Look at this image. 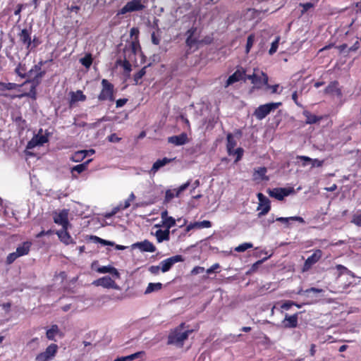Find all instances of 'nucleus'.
Listing matches in <instances>:
<instances>
[{
  "label": "nucleus",
  "mask_w": 361,
  "mask_h": 361,
  "mask_svg": "<svg viewBox=\"0 0 361 361\" xmlns=\"http://www.w3.org/2000/svg\"><path fill=\"white\" fill-rule=\"evenodd\" d=\"M281 105V102H271L260 105L255 111L254 115L257 119L262 120L271 111L277 109Z\"/></svg>",
  "instance_id": "4"
},
{
  "label": "nucleus",
  "mask_w": 361,
  "mask_h": 361,
  "mask_svg": "<svg viewBox=\"0 0 361 361\" xmlns=\"http://www.w3.org/2000/svg\"><path fill=\"white\" fill-rule=\"evenodd\" d=\"M351 222L357 226H361V213L355 214L353 216Z\"/></svg>",
  "instance_id": "44"
},
{
  "label": "nucleus",
  "mask_w": 361,
  "mask_h": 361,
  "mask_svg": "<svg viewBox=\"0 0 361 361\" xmlns=\"http://www.w3.org/2000/svg\"><path fill=\"white\" fill-rule=\"evenodd\" d=\"M237 145V141L235 139L234 136L231 133H228L227 135V151L229 155L233 154V151L234 147Z\"/></svg>",
  "instance_id": "30"
},
{
  "label": "nucleus",
  "mask_w": 361,
  "mask_h": 361,
  "mask_svg": "<svg viewBox=\"0 0 361 361\" xmlns=\"http://www.w3.org/2000/svg\"><path fill=\"white\" fill-rule=\"evenodd\" d=\"M133 248H138L142 252H154L156 251V247L149 240H144L133 244Z\"/></svg>",
  "instance_id": "18"
},
{
  "label": "nucleus",
  "mask_w": 361,
  "mask_h": 361,
  "mask_svg": "<svg viewBox=\"0 0 361 361\" xmlns=\"http://www.w3.org/2000/svg\"><path fill=\"white\" fill-rule=\"evenodd\" d=\"M183 261L184 259L181 255H175L169 258H167L160 262L159 264L161 266V271L163 273H165L169 271L174 264L177 262H181Z\"/></svg>",
  "instance_id": "11"
},
{
  "label": "nucleus",
  "mask_w": 361,
  "mask_h": 361,
  "mask_svg": "<svg viewBox=\"0 0 361 361\" xmlns=\"http://www.w3.org/2000/svg\"><path fill=\"white\" fill-rule=\"evenodd\" d=\"M82 154V152H80V151L76 152L73 157V161L75 162L82 161L84 159Z\"/></svg>",
  "instance_id": "50"
},
{
  "label": "nucleus",
  "mask_w": 361,
  "mask_h": 361,
  "mask_svg": "<svg viewBox=\"0 0 361 361\" xmlns=\"http://www.w3.org/2000/svg\"><path fill=\"white\" fill-rule=\"evenodd\" d=\"M257 196L259 200L257 211H259V212L258 216L260 217L267 214L269 212L271 209L270 201L262 193L259 192Z\"/></svg>",
  "instance_id": "9"
},
{
  "label": "nucleus",
  "mask_w": 361,
  "mask_h": 361,
  "mask_svg": "<svg viewBox=\"0 0 361 361\" xmlns=\"http://www.w3.org/2000/svg\"><path fill=\"white\" fill-rule=\"evenodd\" d=\"M152 42L154 44H159L160 42V39L159 37H157L154 32L152 34Z\"/></svg>",
  "instance_id": "61"
},
{
  "label": "nucleus",
  "mask_w": 361,
  "mask_h": 361,
  "mask_svg": "<svg viewBox=\"0 0 361 361\" xmlns=\"http://www.w3.org/2000/svg\"><path fill=\"white\" fill-rule=\"evenodd\" d=\"M184 324L182 323L178 327L171 331L168 337V343L177 347H182L184 341L188 339L192 330L183 331Z\"/></svg>",
  "instance_id": "1"
},
{
  "label": "nucleus",
  "mask_w": 361,
  "mask_h": 361,
  "mask_svg": "<svg viewBox=\"0 0 361 361\" xmlns=\"http://www.w3.org/2000/svg\"><path fill=\"white\" fill-rule=\"evenodd\" d=\"M283 324L286 328H294L298 325V316L297 314L289 316L286 315Z\"/></svg>",
  "instance_id": "24"
},
{
  "label": "nucleus",
  "mask_w": 361,
  "mask_h": 361,
  "mask_svg": "<svg viewBox=\"0 0 361 361\" xmlns=\"http://www.w3.org/2000/svg\"><path fill=\"white\" fill-rule=\"evenodd\" d=\"M232 151H233V154L231 155H235L236 156V159H235V162L238 161L241 159V157H242V156L243 154V149L242 148L239 147V148H237L235 149H234Z\"/></svg>",
  "instance_id": "45"
},
{
  "label": "nucleus",
  "mask_w": 361,
  "mask_h": 361,
  "mask_svg": "<svg viewBox=\"0 0 361 361\" xmlns=\"http://www.w3.org/2000/svg\"><path fill=\"white\" fill-rule=\"evenodd\" d=\"M172 161L171 159L164 157L161 159L157 160L152 165V167L149 171V174L154 175L161 168L169 164Z\"/></svg>",
  "instance_id": "21"
},
{
  "label": "nucleus",
  "mask_w": 361,
  "mask_h": 361,
  "mask_svg": "<svg viewBox=\"0 0 361 361\" xmlns=\"http://www.w3.org/2000/svg\"><path fill=\"white\" fill-rule=\"evenodd\" d=\"M154 236L159 243L163 241L169 240L170 238V231L165 228L164 230L159 228L154 233Z\"/></svg>",
  "instance_id": "23"
},
{
  "label": "nucleus",
  "mask_w": 361,
  "mask_h": 361,
  "mask_svg": "<svg viewBox=\"0 0 361 361\" xmlns=\"http://www.w3.org/2000/svg\"><path fill=\"white\" fill-rule=\"evenodd\" d=\"M293 305H295V303L293 302H291V301H286V302H284L283 304H282L281 305V308L282 309H284V310H288L291 306H293Z\"/></svg>",
  "instance_id": "60"
},
{
  "label": "nucleus",
  "mask_w": 361,
  "mask_h": 361,
  "mask_svg": "<svg viewBox=\"0 0 361 361\" xmlns=\"http://www.w3.org/2000/svg\"><path fill=\"white\" fill-rule=\"evenodd\" d=\"M254 42H255L254 35H249L247 37V44H246V52L247 53H248L250 51V49L254 44Z\"/></svg>",
  "instance_id": "43"
},
{
  "label": "nucleus",
  "mask_w": 361,
  "mask_h": 361,
  "mask_svg": "<svg viewBox=\"0 0 361 361\" xmlns=\"http://www.w3.org/2000/svg\"><path fill=\"white\" fill-rule=\"evenodd\" d=\"M91 239L93 240L94 243H100L103 245H114V243L109 240H104L102 238H100L97 236H91Z\"/></svg>",
  "instance_id": "35"
},
{
  "label": "nucleus",
  "mask_w": 361,
  "mask_h": 361,
  "mask_svg": "<svg viewBox=\"0 0 361 361\" xmlns=\"http://www.w3.org/2000/svg\"><path fill=\"white\" fill-rule=\"evenodd\" d=\"M18 86V85L17 84L13 82L4 83L0 82V91H4L6 90H13L16 88Z\"/></svg>",
  "instance_id": "37"
},
{
  "label": "nucleus",
  "mask_w": 361,
  "mask_h": 361,
  "mask_svg": "<svg viewBox=\"0 0 361 361\" xmlns=\"http://www.w3.org/2000/svg\"><path fill=\"white\" fill-rule=\"evenodd\" d=\"M145 8L142 0H131L128 1L118 13V15H123L127 13L142 11Z\"/></svg>",
  "instance_id": "6"
},
{
  "label": "nucleus",
  "mask_w": 361,
  "mask_h": 361,
  "mask_svg": "<svg viewBox=\"0 0 361 361\" xmlns=\"http://www.w3.org/2000/svg\"><path fill=\"white\" fill-rule=\"evenodd\" d=\"M19 41L25 46L30 52L35 49L40 43L35 36L32 39L31 32L27 29H23L18 34Z\"/></svg>",
  "instance_id": "2"
},
{
  "label": "nucleus",
  "mask_w": 361,
  "mask_h": 361,
  "mask_svg": "<svg viewBox=\"0 0 361 361\" xmlns=\"http://www.w3.org/2000/svg\"><path fill=\"white\" fill-rule=\"evenodd\" d=\"M276 221H280L287 226H289V222L291 221L290 217H278L276 219Z\"/></svg>",
  "instance_id": "52"
},
{
  "label": "nucleus",
  "mask_w": 361,
  "mask_h": 361,
  "mask_svg": "<svg viewBox=\"0 0 361 361\" xmlns=\"http://www.w3.org/2000/svg\"><path fill=\"white\" fill-rule=\"evenodd\" d=\"M47 337L49 340H55L56 336H61V331L57 325H52L49 329L47 331Z\"/></svg>",
  "instance_id": "28"
},
{
  "label": "nucleus",
  "mask_w": 361,
  "mask_h": 361,
  "mask_svg": "<svg viewBox=\"0 0 361 361\" xmlns=\"http://www.w3.org/2000/svg\"><path fill=\"white\" fill-rule=\"evenodd\" d=\"M127 99H119L116 101V107H121L126 104Z\"/></svg>",
  "instance_id": "62"
},
{
  "label": "nucleus",
  "mask_w": 361,
  "mask_h": 361,
  "mask_svg": "<svg viewBox=\"0 0 361 361\" xmlns=\"http://www.w3.org/2000/svg\"><path fill=\"white\" fill-rule=\"evenodd\" d=\"M188 141V135L186 133H181L178 135H174L168 138L169 143L173 144L174 145L179 146L187 143Z\"/></svg>",
  "instance_id": "20"
},
{
  "label": "nucleus",
  "mask_w": 361,
  "mask_h": 361,
  "mask_svg": "<svg viewBox=\"0 0 361 361\" xmlns=\"http://www.w3.org/2000/svg\"><path fill=\"white\" fill-rule=\"evenodd\" d=\"M300 6L302 7V13H304L305 12L307 11L310 8H312L314 6L313 4L312 3H305V4H301Z\"/></svg>",
  "instance_id": "56"
},
{
  "label": "nucleus",
  "mask_w": 361,
  "mask_h": 361,
  "mask_svg": "<svg viewBox=\"0 0 361 361\" xmlns=\"http://www.w3.org/2000/svg\"><path fill=\"white\" fill-rule=\"evenodd\" d=\"M252 247H253L252 243H243V244L238 245V247H236L235 248V250L236 252H244V251H245L246 250H247L249 248H252Z\"/></svg>",
  "instance_id": "40"
},
{
  "label": "nucleus",
  "mask_w": 361,
  "mask_h": 361,
  "mask_svg": "<svg viewBox=\"0 0 361 361\" xmlns=\"http://www.w3.org/2000/svg\"><path fill=\"white\" fill-rule=\"evenodd\" d=\"M326 93L333 94L338 97L341 96V91L338 88V84L337 82H333L329 85L325 90Z\"/></svg>",
  "instance_id": "29"
},
{
  "label": "nucleus",
  "mask_w": 361,
  "mask_h": 361,
  "mask_svg": "<svg viewBox=\"0 0 361 361\" xmlns=\"http://www.w3.org/2000/svg\"><path fill=\"white\" fill-rule=\"evenodd\" d=\"M102 89L98 96L99 100H110L113 101L114 97V86L107 80L103 79L102 80Z\"/></svg>",
  "instance_id": "5"
},
{
  "label": "nucleus",
  "mask_w": 361,
  "mask_h": 361,
  "mask_svg": "<svg viewBox=\"0 0 361 361\" xmlns=\"http://www.w3.org/2000/svg\"><path fill=\"white\" fill-rule=\"evenodd\" d=\"M266 85V89L270 90L271 93H272V94H274V93L281 94L282 92V90H283L282 87L280 88L279 85H270L267 82V85Z\"/></svg>",
  "instance_id": "38"
},
{
  "label": "nucleus",
  "mask_w": 361,
  "mask_h": 361,
  "mask_svg": "<svg viewBox=\"0 0 361 361\" xmlns=\"http://www.w3.org/2000/svg\"><path fill=\"white\" fill-rule=\"evenodd\" d=\"M192 229H200L198 221L191 223L189 225H188L185 228V231L188 232Z\"/></svg>",
  "instance_id": "49"
},
{
  "label": "nucleus",
  "mask_w": 361,
  "mask_h": 361,
  "mask_svg": "<svg viewBox=\"0 0 361 361\" xmlns=\"http://www.w3.org/2000/svg\"><path fill=\"white\" fill-rule=\"evenodd\" d=\"M204 271V267L197 266L192 269V270L191 271V274L192 275H197V274L202 273Z\"/></svg>",
  "instance_id": "54"
},
{
  "label": "nucleus",
  "mask_w": 361,
  "mask_h": 361,
  "mask_svg": "<svg viewBox=\"0 0 361 361\" xmlns=\"http://www.w3.org/2000/svg\"><path fill=\"white\" fill-rule=\"evenodd\" d=\"M246 75L245 71H241L240 70L236 71L233 75L228 77L226 82L225 87H227L240 80H246Z\"/></svg>",
  "instance_id": "16"
},
{
  "label": "nucleus",
  "mask_w": 361,
  "mask_h": 361,
  "mask_svg": "<svg viewBox=\"0 0 361 361\" xmlns=\"http://www.w3.org/2000/svg\"><path fill=\"white\" fill-rule=\"evenodd\" d=\"M16 73L22 77V78H25V75H26V72H25V69L24 68V67L20 64L16 69Z\"/></svg>",
  "instance_id": "46"
},
{
  "label": "nucleus",
  "mask_w": 361,
  "mask_h": 361,
  "mask_svg": "<svg viewBox=\"0 0 361 361\" xmlns=\"http://www.w3.org/2000/svg\"><path fill=\"white\" fill-rule=\"evenodd\" d=\"M303 114L306 117V123L312 124L317 123L319 121V118L315 115L311 114L307 111H305Z\"/></svg>",
  "instance_id": "33"
},
{
  "label": "nucleus",
  "mask_w": 361,
  "mask_h": 361,
  "mask_svg": "<svg viewBox=\"0 0 361 361\" xmlns=\"http://www.w3.org/2000/svg\"><path fill=\"white\" fill-rule=\"evenodd\" d=\"M108 121V119H107L106 117H102V118L98 119L97 122H96V123H89V124L87 123V127L88 128H95V127L98 125V123H99L100 122H102V121Z\"/></svg>",
  "instance_id": "55"
},
{
  "label": "nucleus",
  "mask_w": 361,
  "mask_h": 361,
  "mask_svg": "<svg viewBox=\"0 0 361 361\" xmlns=\"http://www.w3.org/2000/svg\"><path fill=\"white\" fill-rule=\"evenodd\" d=\"M161 270V266L160 264L159 266H151L149 268V271H150V273H152V274H158L159 273V271Z\"/></svg>",
  "instance_id": "53"
},
{
  "label": "nucleus",
  "mask_w": 361,
  "mask_h": 361,
  "mask_svg": "<svg viewBox=\"0 0 361 361\" xmlns=\"http://www.w3.org/2000/svg\"><path fill=\"white\" fill-rule=\"evenodd\" d=\"M18 253L16 252H12L11 254L8 255V256L7 257V262L8 264H11L12 262H13L18 257H19L18 255H17Z\"/></svg>",
  "instance_id": "47"
},
{
  "label": "nucleus",
  "mask_w": 361,
  "mask_h": 361,
  "mask_svg": "<svg viewBox=\"0 0 361 361\" xmlns=\"http://www.w3.org/2000/svg\"><path fill=\"white\" fill-rule=\"evenodd\" d=\"M96 271L99 274H110L114 279H118L121 278V274L115 267L108 265L99 267L96 269Z\"/></svg>",
  "instance_id": "17"
},
{
  "label": "nucleus",
  "mask_w": 361,
  "mask_h": 361,
  "mask_svg": "<svg viewBox=\"0 0 361 361\" xmlns=\"http://www.w3.org/2000/svg\"><path fill=\"white\" fill-rule=\"evenodd\" d=\"M246 80H251L255 88L259 89L268 82V76L259 68H254L252 74H247Z\"/></svg>",
  "instance_id": "3"
},
{
  "label": "nucleus",
  "mask_w": 361,
  "mask_h": 361,
  "mask_svg": "<svg viewBox=\"0 0 361 361\" xmlns=\"http://www.w3.org/2000/svg\"><path fill=\"white\" fill-rule=\"evenodd\" d=\"M138 34H139V30L137 28H136V27L131 28V30H130V36L131 37L135 36V38H137L138 36Z\"/></svg>",
  "instance_id": "64"
},
{
  "label": "nucleus",
  "mask_w": 361,
  "mask_h": 361,
  "mask_svg": "<svg viewBox=\"0 0 361 361\" xmlns=\"http://www.w3.org/2000/svg\"><path fill=\"white\" fill-rule=\"evenodd\" d=\"M123 68L127 73H130L131 71V64L127 61H123Z\"/></svg>",
  "instance_id": "58"
},
{
  "label": "nucleus",
  "mask_w": 361,
  "mask_h": 361,
  "mask_svg": "<svg viewBox=\"0 0 361 361\" xmlns=\"http://www.w3.org/2000/svg\"><path fill=\"white\" fill-rule=\"evenodd\" d=\"M137 359H139L141 360H146L147 357H146L145 352L139 351V352L130 354L127 356L118 357L116 358L114 361H132V360H137Z\"/></svg>",
  "instance_id": "19"
},
{
  "label": "nucleus",
  "mask_w": 361,
  "mask_h": 361,
  "mask_svg": "<svg viewBox=\"0 0 361 361\" xmlns=\"http://www.w3.org/2000/svg\"><path fill=\"white\" fill-rule=\"evenodd\" d=\"M32 243L30 241L24 242L22 245H19L16 249L17 255L19 257L24 256L28 254Z\"/></svg>",
  "instance_id": "27"
},
{
  "label": "nucleus",
  "mask_w": 361,
  "mask_h": 361,
  "mask_svg": "<svg viewBox=\"0 0 361 361\" xmlns=\"http://www.w3.org/2000/svg\"><path fill=\"white\" fill-rule=\"evenodd\" d=\"M92 56L91 54H86L85 56L80 59V62L86 68H90L92 63Z\"/></svg>",
  "instance_id": "32"
},
{
  "label": "nucleus",
  "mask_w": 361,
  "mask_h": 361,
  "mask_svg": "<svg viewBox=\"0 0 361 361\" xmlns=\"http://www.w3.org/2000/svg\"><path fill=\"white\" fill-rule=\"evenodd\" d=\"M68 228H62L61 230L60 231H58L56 232V234L59 237V238L60 239V240L66 244V245H69V244H71V243H73V238H71V236L70 235V234L68 233V232L67 231Z\"/></svg>",
  "instance_id": "22"
},
{
  "label": "nucleus",
  "mask_w": 361,
  "mask_h": 361,
  "mask_svg": "<svg viewBox=\"0 0 361 361\" xmlns=\"http://www.w3.org/2000/svg\"><path fill=\"white\" fill-rule=\"evenodd\" d=\"M162 288V283H149L145 290V294L147 295L153 292L158 291Z\"/></svg>",
  "instance_id": "31"
},
{
  "label": "nucleus",
  "mask_w": 361,
  "mask_h": 361,
  "mask_svg": "<svg viewBox=\"0 0 361 361\" xmlns=\"http://www.w3.org/2000/svg\"><path fill=\"white\" fill-rule=\"evenodd\" d=\"M146 66L140 70L134 76V81L136 85L140 83V80L146 73Z\"/></svg>",
  "instance_id": "39"
},
{
  "label": "nucleus",
  "mask_w": 361,
  "mask_h": 361,
  "mask_svg": "<svg viewBox=\"0 0 361 361\" xmlns=\"http://www.w3.org/2000/svg\"><path fill=\"white\" fill-rule=\"evenodd\" d=\"M165 228L169 230L171 227L176 225V219L172 216H169L161 222Z\"/></svg>",
  "instance_id": "34"
},
{
  "label": "nucleus",
  "mask_w": 361,
  "mask_h": 361,
  "mask_svg": "<svg viewBox=\"0 0 361 361\" xmlns=\"http://www.w3.org/2000/svg\"><path fill=\"white\" fill-rule=\"evenodd\" d=\"M24 96H29V97H31L32 99H35V91H31L30 93H26V94H20L18 96H13L12 98H15V97H19V98H21Z\"/></svg>",
  "instance_id": "59"
},
{
  "label": "nucleus",
  "mask_w": 361,
  "mask_h": 361,
  "mask_svg": "<svg viewBox=\"0 0 361 361\" xmlns=\"http://www.w3.org/2000/svg\"><path fill=\"white\" fill-rule=\"evenodd\" d=\"M57 349L58 346L56 344H51L44 353L37 356V360L38 361H47L52 359L56 353Z\"/></svg>",
  "instance_id": "14"
},
{
  "label": "nucleus",
  "mask_w": 361,
  "mask_h": 361,
  "mask_svg": "<svg viewBox=\"0 0 361 361\" xmlns=\"http://www.w3.org/2000/svg\"><path fill=\"white\" fill-rule=\"evenodd\" d=\"M92 285L95 286H101L104 288H112L115 290H120L119 286L115 282L113 277L108 276L101 277L92 282Z\"/></svg>",
  "instance_id": "7"
},
{
  "label": "nucleus",
  "mask_w": 361,
  "mask_h": 361,
  "mask_svg": "<svg viewBox=\"0 0 361 361\" xmlns=\"http://www.w3.org/2000/svg\"><path fill=\"white\" fill-rule=\"evenodd\" d=\"M267 168L265 167H259L256 169H255L254 173H253V178L256 180H267L269 178L266 176L267 173Z\"/></svg>",
  "instance_id": "25"
},
{
  "label": "nucleus",
  "mask_w": 361,
  "mask_h": 361,
  "mask_svg": "<svg viewBox=\"0 0 361 361\" xmlns=\"http://www.w3.org/2000/svg\"><path fill=\"white\" fill-rule=\"evenodd\" d=\"M294 192L293 188H276L269 190V195L278 200H282Z\"/></svg>",
  "instance_id": "10"
},
{
  "label": "nucleus",
  "mask_w": 361,
  "mask_h": 361,
  "mask_svg": "<svg viewBox=\"0 0 361 361\" xmlns=\"http://www.w3.org/2000/svg\"><path fill=\"white\" fill-rule=\"evenodd\" d=\"M42 129L39 130V133L35 135L30 141L28 142L27 145V149H32L37 146H42L44 143L48 142V137L45 135L41 134Z\"/></svg>",
  "instance_id": "13"
},
{
  "label": "nucleus",
  "mask_w": 361,
  "mask_h": 361,
  "mask_svg": "<svg viewBox=\"0 0 361 361\" xmlns=\"http://www.w3.org/2000/svg\"><path fill=\"white\" fill-rule=\"evenodd\" d=\"M91 161H92V159H89V160H87L86 162H85L83 164L75 166L73 168L72 171H77L78 173H82V171H84L87 169V166L88 164Z\"/></svg>",
  "instance_id": "36"
},
{
  "label": "nucleus",
  "mask_w": 361,
  "mask_h": 361,
  "mask_svg": "<svg viewBox=\"0 0 361 361\" xmlns=\"http://www.w3.org/2000/svg\"><path fill=\"white\" fill-rule=\"evenodd\" d=\"M297 159L300 160L302 162L301 164L302 166H306L310 164V162L312 161V159L306 156H298L297 157Z\"/></svg>",
  "instance_id": "42"
},
{
  "label": "nucleus",
  "mask_w": 361,
  "mask_h": 361,
  "mask_svg": "<svg viewBox=\"0 0 361 361\" xmlns=\"http://www.w3.org/2000/svg\"><path fill=\"white\" fill-rule=\"evenodd\" d=\"M322 252L320 250H315L314 252L305 262L303 271H305L310 269L313 264L319 260V259L322 257Z\"/></svg>",
  "instance_id": "15"
},
{
  "label": "nucleus",
  "mask_w": 361,
  "mask_h": 361,
  "mask_svg": "<svg viewBox=\"0 0 361 361\" xmlns=\"http://www.w3.org/2000/svg\"><path fill=\"white\" fill-rule=\"evenodd\" d=\"M190 185V182L187 181L177 188L167 190L165 195V201L169 202L175 197H178L181 192L185 191Z\"/></svg>",
  "instance_id": "12"
},
{
  "label": "nucleus",
  "mask_w": 361,
  "mask_h": 361,
  "mask_svg": "<svg viewBox=\"0 0 361 361\" xmlns=\"http://www.w3.org/2000/svg\"><path fill=\"white\" fill-rule=\"evenodd\" d=\"M324 164V161L322 160H319V159H312V161L310 162V164L312 166V167H320L323 165Z\"/></svg>",
  "instance_id": "48"
},
{
  "label": "nucleus",
  "mask_w": 361,
  "mask_h": 361,
  "mask_svg": "<svg viewBox=\"0 0 361 361\" xmlns=\"http://www.w3.org/2000/svg\"><path fill=\"white\" fill-rule=\"evenodd\" d=\"M279 41H280V37H277L276 38V39L271 43V48L269 51V54L272 55L277 51Z\"/></svg>",
  "instance_id": "41"
},
{
  "label": "nucleus",
  "mask_w": 361,
  "mask_h": 361,
  "mask_svg": "<svg viewBox=\"0 0 361 361\" xmlns=\"http://www.w3.org/2000/svg\"><path fill=\"white\" fill-rule=\"evenodd\" d=\"M68 209H62L59 212H56L54 214V221L55 224L60 225L62 228H68L70 226L68 221Z\"/></svg>",
  "instance_id": "8"
},
{
  "label": "nucleus",
  "mask_w": 361,
  "mask_h": 361,
  "mask_svg": "<svg viewBox=\"0 0 361 361\" xmlns=\"http://www.w3.org/2000/svg\"><path fill=\"white\" fill-rule=\"evenodd\" d=\"M220 267L219 264L216 263L213 264L210 268L207 269V273L208 274H212L216 271V269H218Z\"/></svg>",
  "instance_id": "57"
},
{
  "label": "nucleus",
  "mask_w": 361,
  "mask_h": 361,
  "mask_svg": "<svg viewBox=\"0 0 361 361\" xmlns=\"http://www.w3.org/2000/svg\"><path fill=\"white\" fill-rule=\"evenodd\" d=\"M70 104L71 105L75 102H83L86 99V96L80 90H78L76 92H71L70 93Z\"/></svg>",
  "instance_id": "26"
},
{
  "label": "nucleus",
  "mask_w": 361,
  "mask_h": 361,
  "mask_svg": "<svg viewBox=\"0 0 361 361\" xmlns=\"http://www.w3.org/2000/svg\"><path fill=\"white\" fill-rule=\"evenodd\" d=\"M188 33L189 34L187 39H186V42L187 44L189 45V46H191L192 44V43L194 42L193 39H192V32L191 30H189L188 32Z\"/></svg>",
  "instance_id": "63"
},
{
  "label": "nucleus",
  "mask_w": 361,
  "mask_h": 361,
  "mask_svg": "<svg viewBox=\"0 0 361 361\" xmlns=\"http://www.w3.org/2000/svg\"><path fill=\"white\" fill-rule=\"evenodd\" d=\"M200 228H210L212 224L209 221L204 220L202 221H198Z\"/></svg>",
  "instance_id": "51"
}]
</instances>
